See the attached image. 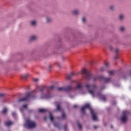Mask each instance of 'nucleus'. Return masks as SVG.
<instances>
[{
	"mask_svg": "<svg viewBox=\"0 0 131 131\" xmlns=\"http://www.w3.org/2000/svg\"><path fill=\"white\" fill-rule=\"evenodd\" d=\"M85 86L88 90L89 94L92 95L93 97H96L97 96L100 99H101L102 101H106V96L102 94L101 93H95V91L97 89V85L96 84L91 85L89 83H87L85 85Z\"/></svg>",
	"mask_w": 131,
	"mask_h": 131,
	"instance_id": "1",
	"label": "nucleus"
},
{
	"mask_svg": "<svg viewBox=\"0 0 131 131\" xmlns=\"http://www.w3.org/2000/svg\"><path fill=\"white\" fill-rule=\"evenodd\" d=\"M88 108H89L91 115H96V112H95V110H94V109L91 107V105H90V104L89 103L84 104L82 107H81V113H82V114H85V110H86Z\"/></svg>",
	"mask_w": 131,
	"mask_h": 131,
	"instance_id": "2",
	"label": "nucleus"
},
{
	"mask_svg": "<svg viewBox=\"0 0 131 131\" xmlns=\"http://www.w3.org/2000/svg\"><path fill=\"white\" fill-rule=\"evenodd\" d=\"M26 126L27 128H35L36 126V124L35 123V122L28 118L26 120Z\"/></svg>",
	"mask_w": 131,
	"mask_h": 131,
	"instance_id": "3",
	"label": "nucleus"
},
{
	"mask_svg": "<svg viewBox=\"0 0 131 131\" xmlns=\"http://www.w3.org/2000/svg\"><path fill=\"white\" fill-rule=\"evenodd\" d=\"M86 74V76L85 78L87 80H90L91 79V76H92V74H91V72L90 71H86L85 69H83L82 70V74Z\"/></svg>",
	"mask_w": 131,
	"mask_h": 131,
	"instance_id": "4",
	"label": "nucleus"
},
{
	"mask_svg": "<svg viewBox=\"0 0 131 131\" xmlns=\"http://www.w3.org/2000/svg\"><path fill=\"white\" fill-rule=\"evenodd\" d=\"M31 94L30 93H27L26 95V96L25 97H23L21 98H19L17 100L18 103H21V102H24L25 101H28L29 99L30 98Z\"/></svg>",
	"mask_w": 131,
	"mask_h": 131,
	"instance_id": "5",
	"label": "nucleus"
},
{
	"mask_svg": "<svg viewBox=\"0 0 131 131\" xmlns=\"http://www.w3.org/2000/svg\"><path fill=\"white\" fill-rule=\"evenodd\" d=\"M56 111H61L62 112V115H65L64 110L61 107V102H56Z\"/></svg>",
	"mask_w": 131,
	"mask_h": 131,
	"instance_id": "6",
	"label": "nucleus"
},
{
	"mask_svg": "<svg viewBox=\"0 0 131 131\" xmlns=\"http://www.w3.org/2000/svg\"><path fill=\"white\" fill-rule=\"evenodd\" d=\"M37 35H32L29 37V42H33V41H36V40H37Z\"/></svg>",
	"mask_w": 131,
	"mask_h": 131,
	"instance_id": "7",
	"label": "nucleus"
},
{
	"mask_svg": "<svg viewBox=\"0 0 131 131\" xmlns=\"http://www.w3.org/2000/svg\"><path fill=\"white\" fill-rule=\"evenodd\" d=\"M125 18V15L123 13H120L118 16V21L120 22H123Z\"/></svg>",
	"mask_w": 131,
	"mask_h": 131,
	"instance_id": "8",
	"label": "nucleus"
},
{
	"mask_svg": "<svg viewBox=\"0 0 131 131\" xmlns=\"http://www.w3.org/2000/svg\"><path fill=\"white\" fill-rule=\"evenodd\" d=\"M71 14L73 16H78L79 15V10L78 9H74L71 11Z\"/></svg>",
	"mask_w": 131,
	"mask_h": 131,
	"instance_id": "9",
	"label": "nucleus"
},
{
	"mask_svg": "<svg viewBox=\"0 0 131 131\" xmlns=\"http://www.w3.org/2000/svg\"><path fill=\"white\" fill-rule=\"evenodd\" d=\"M30 25L32 27H36L37 25V21L36 20H31L30 21Z\"/></svg>",
	"mask_w": 131,
	"mask_h": 131,
	"instance_id": "10",
	"label": "nucleus"
},
{
	"mask_svg": "<svg viewBox=\"0 0 131 131\" xmlns=\"http://www.w3.org/2000/svg\"><path fill=\"white\" fill-rule=\"evenodd\" d=\"M49 110L46 108H39L38 110V112L39 113H46V112H48Z\"/></svg>",
	"mask_w": 131,
	"mask_h": 131,
	"instance_id": "11",
	"label": "nucleus"
},
{
	"mask_svg": "<svg viewBox=\"0 0 131 131\" xmlns=\"http://www.w3.org/2000/svg\"><path fill=\"white\" fill-rule=\"evenodd\" d=\"M108 10L111 12H114L115 11V5H111L108 6Z\"/></svg>",
	"mask_w": 131,
	"mask_h": 131,
	"instance_id": "12",
	"label": "nucleus"
},
{
	"mask_svg": "<svg viewBox=\"0 0 131 131\" xmlns=\"http://www.w3.org/2000/svg\"><path fill=\"white\" fill-rule=\"evenodd\" d=\"M64 92H70L71 90H72V86L71 85H69L64 87Z\"/></svg>",
	"mask_w": 131,
	"mask_h": 131,
	"instance_id": "13",
	"label": "nucleus"
},
{
	"mask_svg": "<svg viewBox=\"0 0 131 131\" xmlns=\"http://www.w3.org/2000/svg\"><path fill=\"white\" fill-rule=\"evenodd\" d=\"M127 120V118L126 117V116H123L121 118V121H122L123 123L126 122Z\"/></svg>",
	"mask_w": 131,
	"mask_h": 131,
	"instance_id": "14",
	"label": "nucleus"
},
{
	"mask_svg": "<svg viewBox=\"0 0 131 131\" xmlns=\"http://www.w3.org/2000/svg\"><path fill=\"white\" fill-rule=\"evenodd\" d=\"M46 22L47 23H52V22H53V18L50 16H47Z\"/></svg>",
	"mask_w": 131,
	"mask_h": 131,
	"instance_id": "15",
	"label": "nucleus"
},
{
	"mask_svg": "<svg viewBox=\"0 0 131 131\" xmlns=\"http://www.w3.org/2000/svg\"><path fill=\"white\" fill-rule=\"evenodd\" d=\"M1 113L2 114H4V115L8 114V108L4 107L1 111Z\"/></svg>",
	"mask_w": 131,
	"mask_h": 131,
	"instance_id": "16",
	"label": "nucleus"
},
{
	"mask_svg": "<svg viewBox=\"0 0 131 131\" xmlns=\"http://www.w3.org/2000/svg\"><path fill=\"white\" fill-rule=\"evenodd\" d=\"M38 89L39 90V91L42 93V92H45V91H46V90H47V86H41L40 87H38Z\"/></svg>",
	"mask_w": 131,
	"mask_h": 131,
	"instance_id": "17",
	"label": "nucleus"
},
{
	"mask_svg": "<svg viewBox=\"0 0 131 131\" xmlns=\"http://www.w3.org/2000/svg\"><path fill=\"white\" fill-rule=\"evenodd\" d=\"M119 31L120 32H124L125 31V27L124 26H121L119 27Z\"/></svg>",
	"mask_w": 131,
	"mask_h": 131,
	"instance_id": "18",
	"label": "nucleus"
},
{
	"mask_svg": "<svg viewBox=\"0 0 131 131\" xmlns=\"http://www.w3.org/2000/svg\"><path fill=\"white\" fill-rule=\"evenodd\" d=\"M73 76H74V73H71L69 75H68L67 76V79H68V80L71 79V78H72V77H73Z\"/></svg>",
	"mask_w": 131,
	"mask_h": 131,
	"instance_id": "19",
	"label": "nucleus"
},
{
	"mask_svg": "<svg viewBox=\"0 0 131 131\" xmlns=\"http://www.w3.org/2000/svg\"><path fill=\"white\" fill-rule=\"evenodd\" d=\"M56 90L58 92H65L64 87H58Z\"/></svg>",
	"mask_w": 131,
	"mask_h": 131,
	"instance_id": "20",
	"label": "nucleus"
},
{
	"mask_svg": "<svg viewBox=\"0 0 131 131\" xmlns=\"http://www.w3.org/2000/svg\"><path fill=\"white\" fill-rule=\"evenodd\" d=\"M129 114H131V113L128 111H124L122 112V115H129Z\"/></svg>",
	"mask_w": 131,
	"mask_h": 131,
	"instance_id": "21",
	"label": "nucleus"
},
{
	"mask_svg": "<svg viewBox=\"0 0 131 131\" xmlns=\"http://www.w3.org/2000/svg\"><path fill=\"white\" fill-rule=\"evenodd\" d=\"M5 124L6 126H10V125L13 124V122H12L11 121H7L5 122Z\"/></svg>",
	"mask_w": 131,
	"mask_h": 131,
	"instance_id": "22",
	"label": "nucleus"
},
{
	"mask_svg": "<svg viewBox=\"0 0 131 131\" xmlns=\"http://www.w3.org/2000/svg\"><path fill=\"white\" fill-rule=\"evenodd\" d=\"M103 79L105 82H110L111 81V78H103Z\"/></svg>",
	"mask_w": 131,
	"mask_h": 131,
	"instance_id": "23",
	"label": "nucleus"
},
{
	"mask_svg": "<svg viewBox=\"0 0 131 131\" xmlns=\"http://www.w3.org/2000/svg\"><path fill=\"white\" fill-rule=\"evenodd\" d=\"M27 104L23 105L22 107L20 108L21 112H23V110H24V109H26V108H27Z\"/></svg>",
	"mask_w": 131,
	"mask_h": 131,
	"instance_id": "24",
	"label": "nucleus"
},
{
	"mask_svg": "<svg viewBox=\"0 0 131 131\" xmlns=\"http://www.w3.org/2000/svg\"><path fill=\"white\" fill-rule=\"evenodd\" d=\"M29 76L28 74H26L23 76H21V79H27V77Z\"/></svg>",
	"mask_w": 131,
	"mask_h": 131,
	"instance_id": "25",
	"label": "nucleus"
},
{
	"mask_svg": "<svg viewBox=\"0 0 131 131\" xmlns=\"http://www.w3.org/2000/svg\"><path fill=\"white\" fill-rule=\"evenodd\" d=\"M101 78H102V77H95L93 78V81H97V80H99Z\"/></svg>",
	"mask_w": 131,
	"mask_h": 131,
	"instance_id": "26",
	"label": "nucleus"
},
{
	"mask_svg": "<svg viewBox=\"0 0 131 131\" xmlns=\"http://www.w3.org/2000/svg\"><path fill=\"white\" fill-rule=\"evenodd\" d=\"M41 98H50V95L41 94Z\"/></svg>",
	"mask_w": 131,
	"mask_h": 131,
	"instance_id": "27",
	"label": "nucleus"
},
{
	"mask_svg": "<svg viewBox=\"0 0 131 131\" xmlns=\"http://www.w3.org/2000/svg\"><path fill=\"white\" fill-rule=\"evenodd\" d=\"M109 75H114L115 74V71H110L108 72Z\"/></svg>",
	"mask_w": 131,
	"mask_h": 131,
	"instance_id": "28",
	"label": "nucleus"
},
{
	"mask_svg": "<svg viewBox=\"0 0 131 131\" xmlns=\"http://www.w3.org/2000/svg\"><path fill=\"white\" fill-rule=\"evenodd\" d=\"M93 120L97 121L98 120V117L96 115H93L92 116Z\"/></svg>",
	"mask_w": 131,
	"mask_h": 131,
	"instance_id": "29",
	"label": "nucleus"
},
{
	"mask_svg": "<svg viewBox=\"0 0 131 131\" xmlns=\"http://www.w3.org/2000/svg\"><path fill=\"white\" fill-rule=\"evenodd\" d=\"M77 125L79 129H81V124H80V123H79V122H77Z\"/></svg>",
	"mask_w": 131,
	"mask_h": 131,
	"instance_id": "30",
	"label": "nucleus"
},
{
	"mask_svg": "<svg viewBox=\"0 0 131 131\" xmlns=\"http://www.w3.org/2000/svg\"><path fill=\"white\" fill-rule=\"evenodd\" d=\"M49 90H50L51 91H54L55 90V86H50L49 87Z\"/></svg>",
	"mask_w": 131,
	"mask_h": 131,
	"instance_id": "31",
	"label": "nucleus"
},
{
	"mask_svg": "<svg viewBox=\"0 0 131 131\" xmlns=\"http://www.w3.org/2000/svg\"><path fill=\"white\" fill-rule=\"evenodd\" d=\"M49 118H50V119L51 121H52V122L54 121V117H53L52 115H50V117H49Z\"/></svg>",
	"mask_w": 131,
	"mask_h": 131,
	"instance_id": "32",
	"label": "nucleus"
},
{
	"mask_svg": "<svg viewBox=\"0 0 131 131\" xmlns=\"http://www.w3.org/2000/svg\"><path fill=\"white\" fill-rule=\"evenodd\" d=\"M76 89H77V90H81V85H80V84L77 85L76 86Z\"/></svg>",
	"mask_w": 131,
	"mask_h": 131,
	"instance_id": "33",
	"label": "nucleus"
},
{
	"mask_svg": "<svg viewBox=\"0 0 131 131\" xmlns=\"http://www.w3.org/2000/svg\"><path fill=\"white\" fill-rule=\"evenodd\" d=\"M82 21L83 23H85L86 22V18L85 17H83L82 18Z\"/></svg>",
	"mask_w": 131,
	"mask_h": 131,
	"instance_id": "34",
	"label": "nucleus"
},
{
	"mask_svg": "<svg viewBox=\"0 0 131 131\" xmlns=\"http://www.w3.org/2000/svg\"><path fill=\"white\" fill-rule=\"evenodd\" d=\"M114 51H115V53H116V54H117L118 52H119V49L118 48H115L114 49Z\"/></svg>",
	"mask_w": 131,
	"mask_h": 131,
	"instance_id": "35",
	"label": "nucleus"
},
{
	"mask_svg": "<svg viewBox=\"0 0 131 131\" xmlns=\"http://www.w3.org/2000/svg\"><path fill=\"white\" fill-rule=\"evenodd\" d=\"M55 64L57 65V66H58V67H59V68H61V64L59 62H56L55 63Z\"/></svg>",
	"mask_w": 131,
	"mask_h": 131,
	"instance_id": "36",
	"label": "nucleus"
},
{
	"mask_svg": "<svg viewBox=\"0 0 131 131\" xmlns=\"http://www.w3.org/2000/svg\"><path fill=\"white\" fill-rule=\"evenodd\" d=\"M54 126L56 127H60V124L59 123H55L54 124Z\"/></svg>",
	"mask_w": 131,
	"mask_h": 131,
	"instance_id": "37",
	"label": "nucleus"
},
{
	"mask_svg": "<svg viewBox=\"0 0 131 131\" xmlns=\"http://www.w3.org/2000/svg\"><path fill=\"white\" fill-rule=\"evenodd\" d=\"M114 58L115 59V60L118 59V54H116L115 56L114 57Z\"/></svg>",
	"mask_w": 131,
	"mask_h": 131,
	"instance_id": "38",
	"label": "nucleus"
},
{
	"mask_svg": "<svg viewBox=\"0 0 131 131\" xmlns=\"http://www.w3.org/2000/svg\"><path fill=\"white\" fill-rule=\"evenodd\" d=\"M51 68H53V66H52V65H49L48 66V70H51Z\"/></svg>",
	"mask_w": 131,
	"mask_h": 131,
	"instance_id": "39",
	"label": "nucleus"
},
{
	"mask_svg": "<svg viewBox=\"0 0 131 131\" xmlns=\"http://www.w3.org/2000/svg\"><path fill=\"white\" fill-rule=\"evenodd\" d=\"M109 49H110V51H113V47L112 46L110 45L109 46Z\"/></svg>",
	"mask_w": 131,
	"mask_h": 131,
	"instance_id": "40",
	"label": "nucleus"
},
{
	"mask_svg": "<svg viewBox=\"0 0 131 131\" xmlns=\"http://www.w3.org/2000/svg\"><path fill=\"white\" fill-rule=\"evenodd\" d=\"M104 70H105V68L102 67L101 68H100V71L103 72L104 71Z\"/></svg>",
	"mask_w": 131,
	"mask_h": 131,
	"instance_id": "41",
	"label": "nucleus"
},
{
	"mask_svg": "<svg viewBox=\"0 0 131 131\" xmlns=\"http://www.w3.org/2000/svg\"><path fill=\"white\" fill-rule=\"evenodd\" d=\"M77 105H74L73 106V108L74 109H76L77 108Z\"/></svg>",
	"mask_w": 131,
	"mask_h": 131,
	"instance_id": "42",
	"label": "nucleus"
},
{
	"mask_svg": "<svg viewBox=\"0 0 131 131\" xmlns=\"http://www.w3.org/2000/svg\"><path fill=\"white\" fill-rule=\"evenodd\" d=\"M66 118V115H62L61 116V118H62L63 119H64V118Z\"/></svg>",
	"mask_w": 131,
	"mask_h": 131,
	"instance_id": "43",
	"label": "nucleus"
},
{
	"mask_svg": "<svg viewBox=\"0 0 131 131\" xmlns=\"http://www.w3.org/2000/svg\"><path fill=\"white\" fill-rule=\"evenodd\" d=\"M33 80L35 82H37V81H38V79H34Z\"/></svg>",
	"mask_w": 131,
	"mask_h": 131,
	"instance_id": "44",
	"label": "nucleus"
},
{
	"mask_svg": "<svg viewBox=\"0 0 131 131\" xmlns=\"http://www.w3.org/2000/svg\"><path fill=\"white\" fill-rule=\"evenodd\" d=\"M5 96L4 94H0V98H2V97H4Z\"/></svg>",
	"mask_w": 131,
	"mask_h": 131,
	"instance_id": "45",
	"label": "nucleus"
},
{
	"mask_svg": "<svg viewBox=\"0 0 131 131\" xmlns=\"http://www.w3.org/2000/svg\"><path fill=\"white\" fill-rule=\"evenodd\" d=\"M108 65H109V63H108L107 62L105 63V67H108Z\"/></svg>",
	"mask_w": 131,
	"mask_h": 131,
	"instance_id": "46",
	"label": "nucleus"
},
{
	"mask_svg": "<svg viewBox=\"0 0 131 131\" xmlns=\"http://www.w3.org/2000/svg\"><path fill=\"white\" fill-rule=\"evenodd\" d=\"M12 115H16L17 114L16 113V112H14L12 113Z\"/></svg>",
	"mask_w": 131,
	"mask_h": 131,
	"instance_id": "47",
	"label": "nucleus"
},
{
	"mask_svg": "<svg viewBox=\"0 0 131 131\" xmlns=\"http://www.w3.org/2000/svg\"><path fill=\"white\" fill-rule=\"evenodd\" d=\"M97 127H98L97 126H94V128H97Z\"/></svg>",
	"mask_w": 131,
	"mask_h": 131,
	"instance_id": "48",
	"label": "nucleus"
},
{
	"mask_svg": "<svg viewBox=\"0 0 131 131\" xmlns=\"http://www.w3.org/2000/svg\"><path fill=\"white\" fill-rule=\"evenodd\" d=\"M43 119H44L45 120H47V117H45L43 118Z\"/></svg>",
	"mask_w": 131,
	"mask_h": 131,
	"instance_id": "49",
	"label": "nucleus"
},
{
	"mask_svg": "<svg viewBox=\"0 0 131 131\" xmlns=\"http://www.w3.org/2000/svg\"><path fill=\"white\" fill-rule=\"evenodd\" d=\"M103 89H105V86H103V88H102V90H103Z\"/></svg>",
	"mask_w": 131,
	"mask_h": 131,
	"instance_id": "50",
	"label": "nucleus"
},
{
	"mask_svg": "<svg viewBox=\"0 0 131 131\" xmlns=\"http://www.w3.org/2000/svg\"><path fill=\"white\" fill-rule=\"evenodd\" d=\"M111 127H112V128H113V126H112Z\"/></svg>",
	"mask_w": 131,
	"mask_h": 131,
	"instance_id": "51",
	"label": "nucleus"
},
{
	"mask_svg": "<svg viewBox=\"0 0 131 131\" xmlns=\"http://www.w3.org/2000/svg\"><path fill=\"white\" fill-rule=\"evenodd\" d=\"M114 105H115V103H114Z\"/></svg>",
	"mask_w": 131,
	"mask_h": 131,
	"instance_id": "52",
	"label": "nucleus"
}]
</instances>
